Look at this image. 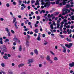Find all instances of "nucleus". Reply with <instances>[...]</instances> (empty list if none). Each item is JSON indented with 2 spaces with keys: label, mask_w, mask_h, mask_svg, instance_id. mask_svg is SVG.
Listing matches in <instances>:
<instances>
[{
  "label": "nucleus",
  "mask_w": 74,
  "mask_h": 74,
  "mask_svg": "<svg viewBox=\"0 0 74 74\" xmlns=\"http://www.w3.org/2000/svg\"><path fill=\"white\" fill-rule=\"evenodd\" d=\"M37 19L38 20H40V16H37Z\"/></svg>",
  "instance_id": "29"
},
{
  "label": "nucleus",
  "mask_w": 74,
  "mask_h": 74,
  "mask_svg": "<svg viewBox=\"0 0 74 74\" xmlns=\"http://www.w3.org/2000/svg\"><path fill=\"white\" fill-rule=\"evenodd\" d=\"M27 8L28 10H29L30 9V8H31L30 6H28Z\"/></svg>",
  "instance_id": "42"
},
{
  "label": "nucleus",
  "mask_w": 74,
  "mask_h": 74,
  "mask_svg": "<svg viewBox=\"0 0 74 74\" xmlns=\"http://www.w3.org/2000/svg\"><path fill=\"white\" fill-rule=\"evenodd\" d=\"M54 60H58V58H57V57H55L54 58Z\"/></svg>",
  "instance_id": "26"
},
{
  "label": "nucleus",
  "mask_w": 74,
  "mask_h": 74,
  "mask_svg": "<svg viewBox=\"0 0 74 74\" xmlns=\"http://www.w3.org/2000/svg\"><path fill=\"white\" fill-rule=\"evenodd\" d=\"M6 6L7 7H10V4L8 3H7L6 5Z\"/></svg>",
  "instance_id": "33"
},
{
  "label": "nucleus",
  "mask_w": 74,
  "mask_h": 74,
  "mask_svg": "<svg viewBox=\"0 0 74 74\" xmlns=\"http://www.w3.org/2000/svg\"><path fill=\"white\" fill-rule=\"evenodd\" d=\"M18 5H21V4H22V1H21L20 0H18Z\"/></svg>",
  "instance_id": "14"
},
{
  "label": "nucleus",
  "mask_w": 74,
  "mask_h": 74,
  "mask_svg": "<svg viewBox=\"0 0 74 74\" xmlns=\"http://www.w3.org/2000/svg\"><path fill=\"white\" fill-rule=\"evenodd\" d=\"M11 33H13V34H14V33H15V32H14V31L12 29L11 30Z\"/></svg>",
  "instance_id": "35"
},
{
  "label": "nucleus",
  "mask_w": 74,
  "mask_h": 74,
  "mask_svg": "<svg viewBox=\"0 0 74 74\" xmlns=\"http://www.w3.org/2000/svg\"><path fill=\"white\" fill-rule=\"evenodd\" d=\"M41 8H42V9H43L44 8V6L42 5L41 6Z\"/></svg>",
  "instance_id": "55"
},
{
  "label": "nucleus",
  "mask_w": 74,
  "mask_h": 74,
  "mask_svg": "<svg viewBox=\"0 0 74 74\" xmlns=\"http://www.w3.org/2000/svg\"><path fill=\"white\" fill-rule=\"evenodd\" d=\"M63 22H65V23L67 22V20H66V19H64L63 20Z\"/></svg>",
  "instance_id": "41"
},
{
  "label": "nucleus",
  "mask_w": 74,
  "mask_h": 74,
  "mask_svg": "<svg viewBox=\"0 0 74 74\" xmlns=\"http://www.w3.org/2000/svg\"><path fill=\"white\" fill-rule=\"evenodd\" d=\"M8 74H12V72H9L8 73Z\"/></svg>",
  "instance_id": "50"
},
{
  "label": "nucleus",
  "mask_w": 74,
  "mask_h": 74,
  "mask_svg": "<svg viewBox=\"0 0 74 74\" xmlns=\"http://www.w3.org/2000/svg\"><path fill=\"white\" fill-rule=\"evenodd\" d=\"M0 21H4V19L3 18H1Z\"/></svg>",
  "instance_id": "46"
},
{
  "label": "nucleus",
  "mask_w": 74,
  "mask_h": 74,
  "mask_svg": "<svg viewBox=\"0 0 74 74\" xmlns=\"http://www.w3.org/2000/svg\"><path fill=\"white\" fill-rule=\"evenodd\" d=\"M72 45H73V43H69V48H71V47H72Z\"/></svg>",
  "instance_id": "10"
},
{
  "label": "nucleus",
  "mask_w": 74,
  "mask_h": 74,
  "mask_svg": "<svg viewBox=\"0 0 74 74\" xmlns=\"http://www.w3.org/2000/svg\"><path fill=\"white\" fill-rule=\"evenodd\" d=\"M30 55H32V56H33L34 53H33V52H32L30 53Z\"/></svg>",
  "instance_id": "37"
},
{
  "label": "nucleus",
  "mask_w": 74,
  "mask_h": 74,
  "mask_svg": "<svg viewBox=\"0 0 74 74\" xmlns=\"http://www.w3.org/2000/svg\"><path fill=\"white\" fill-rule=\"evenodd\" d=\"M69 42H71L72 41L71 40V38H69Z\"/></svg>",
  "instance_id": "47"
},
{
  "label": "nucleus",
  "mask_w": 74,
  "mask_h": 74,
  "mask_svg": "<svg viewBox=\"0 0 74 74\" xmlns=\"http://www.w3.org/2000/svg\"><path fill=\"white\" fill-rule=\"evenodd\" d=\"M65 45L66 47H67L68 48H69V45H68L67 44H65Z\"/></svg>",
  "instance_id": "20"
},
{
  "label": "nucleus",
  "mask_w": 74,
  "mask_h": 74,
  "mask_svg": "<svg viewBox=\"0 0 74 74\" xmlns=\"http://www.w3.org/2000/svg\"><path fill=\"white\" fill-rule=\"evenodd\" d=\"M19 51H22V47H21V45L19 46V48L18 49Z\"/></svg>",
  "instance_id": "17"
},
{
  "label": "nucleus",
  "mask_w": 74,
  "mask_h": 74,
  "mask_svg": "<svg viewBox=\"0 0 74 74\" xmlns=\"http://www.w3.org/2000/svg\"><path fill=\"white\" fill-rule=\"evenodd\" d=\"M45 43H44V45H47V44H48V42L46 41L45 40Z\"/></svg>",
  "instance_id": "30"
},
{
  "label": "nucleus",
  "mask_w": 74,
  "mask_h": 74,
  "mask_svg": "<svg viewBox=\"0 0 74 74\" xmlns=\"http://www.w3.org/2000/svg\"><path fill=\"white\" fill-rule=\"evenodd\" d=\"M3 41H2V40H1L0 41V44H3Z\"/></svg>",
  "instance_id": "52"
},
{
  "label": "nucleus",
  "mask_w": 74,
  "mask_h": 74,
  "mask_svg": "<svg viewBox=\"0 0 74 74\" xmlns=\"http://www.w3.org/2000/svg\"><path fill=\"white\" fill-rule=\"evenodd\" d=\"M69 66L71 67H73V66H74V62H72V63L69 64Z\"/></svg>",
  "instance_id": "3"
},
{
  "label": "nucleus",
  "mask_w": 74,
  "mask_h": 74,
  "mask_svg": "<svg viewBox=\"0 0 74 74\" xmlns=\"http://www.w3.org/2000/svg\"><path fill=\"white\" fill-rule=\"evenodd\" d=\"M5 31H7V32H8L9 31V29H8V27L6 28H5Z\"/></svg>",
  "instance_id": "24"
},
{
  "label": "nucleus",
  "mask_w": 74,
  "mask_h": 74,
  "mask_svg": "<svg viewBox=\"0 0 74 74\" xmlns=\"http://www.w3.org/2000/svg\"><path fill=\"white\" fill-rule=\"evenodd\" d=\"M27 39H28V40H29L30 38V36H29V34H27Z\"/></svg>",
  "instance_id": "19"
},
{
  "label": "nucleus",
  "mask_w": 74,
  "mask_h": 74,
  "mask_svg": "<svg viewBox=\"0 0 74 74\" xmlns=\"http://www.w3.org/2000/svg\"><path fill=\"white\" fill-rule=\"evenodd\" d=\"M8 57H9V58H10V57H11V55H10V54H8Z\"/></svg>",
  "instance_id": "57"
},
{
  "label": "nucleus",
  "mask_w": 74,
  "mask_h": 74,
  "mask_svg": "<svg viewBox=\"0 0 74 74\" xmlns=\"http://www.w3.org/2000/svg\"><path fill=\"white\" fill-rule=\"evenodd\" d=\"M26 45L27 47H29V41H27L26 42Z\"/></svg>",
  "instance_id": "11"
},
{
  "label": "nucleus",
  "mask_w": 74,
  "mask_h": 74,
  "mask_svg": "<svg viewBox=\"0 0 74 74\" xmlns=\"http://www.w3.org/2000/svg\"><path fill=\"white\" fill-rule=\"evenodd\" d=\"M51 4H52V5H53V4H55V2H51Z\"/></svg>",
  "instance_id": "40"
},
{
  "label": "nucleus",
  "mask_w": 74,
  "mask_h": 74,
  "mask_svg": "<svg viewBox=\"0 0 74 74\" xmlns=\"http://www.w3.org/2000/svg\"><path fill=\"white\" fill-rule=\"evenodd\" d=\"M24 65H25V64H21L18 65V67H19V68H20V67H22V66H24Z\"/></svg>",
  "instance_id": "6"
},
{
  "label": "nucleus",
  "mask_w": 74,
  "mask_h": 74,
  "mask_svg": "<svg viewBox=\"0 0 74 74\" xmlns=\"http://www.w3.org/2000/svg\"><path fill=\"white\" fill-rule=\"evenodd\" d=\"M8 32V36H11V35L10 34V32L9 31V32Z\"/></svg>",
  "instance_id": "49"
},
{
  "label": "nucleus",
  "mask_w": 74,
  "mask_h": 74,
  "mask_svg": "<svg viewBox=\"0 0 74 74\" xmlns=\"http://www.w3.org/2000/svg\"><path fill=\"white\" fill-rule=\"evenodd\" d=\"M39 67H42V64H40L39 65Z\"/></svg>",
  "instance_id": "44"
},
{
  "label": "nucleus",
  "mask_w": 74,
  "mask_h": 74,
  "mask_svg": "<svg viewBox=\"0 0 74 74\" xmlns=\"http://www.w3.org/2000/svg\"><path fill=\"white\" fill-rule=\"evenodd\" d=\"M59 14V12H57L54 13V15L56 16V15H58Z\"/></svg>",
  "instance_id": "8"
},
{
  "label": "nucleus",
  "mask_w": 74,
  "mask_h": 74,
  "mask_svg": "<svg viewBox=\"0 0 74 74\" xmlns=\"http://www.w3.org/2000/svg\"><path fill=\"white\" fill-rule=\"evenodd\" d=\"M69 9H64L63 10V11H68Z\"/></svg>",
  "instance_id": "34"
},
{
  "label": "nucleus",
  "mask_w": 74,
  "mask_h": 74,
  "mask_svg": "<svg viewBox=\"0 0 74 74\" xmlns=\"http://www.w3.org/2000/svg\"><path fill=\"white\" fill-rule=\"evenodd\" d=\"M40 57H41V58H42V59H44V56H40Z\"/></svg>",
  "instance_id": "54"
},
{
  "label": "nucleus",
  "mask_w": 74,
  "mask_h": 74,
  "mask_svg": "<svg viewBox=\"0 0 74 74\" xmlns=\"http://www.w3.org/2000/svg\"><path fill=\"white\" fill-rule=\"evenodd\" d=\"M24 31H25V32H27V29L25 28V29Z\"/></svg>",
  "instance_id": "62"
},
{
  "label": "nucleus",
  "mask_w": 74,
  "mask_h": 74,
  "mask_svg": "<svg viewBox=\"0 0 74 74\" xmlns=\"http://www.w3.org/2000/svg\"><path fill=\"white\" fill-rule=\"evenodd\" d=\"M60 17H62V14H59V15L58 17V18H60Z\"/></svg>",
  "instance_id": "51"
},
{
  "label": "nucleus",
  "mask_w": 74,
  "mask_h": 74,
  "mask_svg": "<svg viewBox=\"0 0 74 74\" xmlns=\"http://www.w3.org/2000/svg\"><path fill=\"white\" fill-rule=\"evenodd\" d=\"M35 33H38V29H36L34 30Z\"/></svg>",
  "instance_id": "16"
},
{
  "label": "nucleus",
  "mask_w": 74,
  "mask_h": 74,
  "mask_svg": "<svg viewBox=\"0 0 74 74\" xmlns=\"http://www.w3.org/2000/svg\"><path fill=\"white\" fill-rule=\"evenodd\" d=\"M34 37H36V36H37V34H36V33H35L34 34Z\"/></svg>",
  "instance_id": "53"
},
{
  "label": "nucleus",
  "mask_w": 74,
  "mask_h": 74,
  "mask_svg": "<svg viewBox=\"0 0 74 74\" xmlns=\"http://www.w3.org/2000/svg\"><path fill=\"white\" fill-rule=\"evenodd\" d=\"M21 6H22V7H23L24 8H26V6L25 5V4L23 3L22 4V5H21Z\"/></svg>",
  "instance_id": "22"
},
{
  "label": "nucleus",
  "mask_w": 74,
  "mask_h": 74,
  "mask_svg": "<svg viewBox=\"0 0 74 74\" xmlns=\"http://www.w3.org/2000/svg\"><path fill=\"white\" fill-rule=\"evenodd\" d=\"M70 7V5H66V7L67 8H69Z\"/></svg>",
  "instance_id": "36"
},
{
  "label": "nucleus",
  "mask_w": 74,
  "mask_h": 74,
  "mask_svg": "<svg viewBox=\"0 0 74 74\" xmlns=\"http://www.w3.org/2000/svg\"><path fill=\"white\" fill-rule=\"evenodd\" d=\"M64 49L63 50V52H64V53H66V47H64Z\"/></svg>",
  "instance_id": "12"
},
{
  "label": "nucleus",
  "mask_w": 74,
  "mask_h": 74,
  "mask_svg": "<svg viewBox=\"0 0 74 74\" xmlns=\"http://www.w3.org/2000/svg\"><path fill=\"white\" fill-rule=\"evenodd\" d=\"M48 34H49V35H50V34H51V32H48Z\"/></svg>",
  "instance_id": "60"
},
{
  "label": "nucleus",
  "mask_w": 74,
  "mask_h": 74,
  "mask_svg": "<svg viewBox=\"0 0 74 74\" xmlns=\"http://www.w3.org/2000/svg\"><path fill=\"white\" fill-rule=\"evenodd\" d=\"M18 17L19 18H21L22 16L21 15H18Z\"/></svg>",
  "instance_id": "61"
},
{
  "label": "nucleus",
  "mask_w": 74,
  "mask_h": 74,
  "mask_svg": "<svg viewBox=\"0 0 74 74\" xmlns=\"http://www.w3.org/2000/svg\"><path fill=\"white\" fill-rule=\"evenodd\" d=\"M28 62L27 64H31L34 61V59L33 58H32V59H29L28 60Z\"/></svg>",
  "instance_id": "2"
},
{
  "label": "nucleus",
  "mask_w": 74,
  "mask_h": 74,
  "mask_svg": "<svg viewBox=\"0 0 74 74\" xmlns=\"http://www.w3.org/2000/svg\"><path fill=\"white\" fill-rule=\"evenodd\" d=\"M21 74H26L25 72H23L21 73Z\"/></svg>",
  "instance_id": "64"
},
{
  "label": "nucleus",
  "mask_w": 74,
  "mask_h": 74,
  "mask_svg": "<svg viewBox=\"0 0 74 74\" xmlns=\"http://www.w3.org/2000/svg\"><path fill=\"white\" fill-rule=\"evenodd\" d=\"M70 27V25H68L67 26V27H66L67 29H69Z\"/></svg>",
  "instance_id": "43"
},
{
  "label": "nucleus",
  "mask_w": 74,
  "mask_h": 74,
  "mask_svg": "<svg viewBox=\"0 0 74 74\" xmlns=\"http://www.w3.org/2000/svg\"><path fill=\"white\" fill-rule=\"evenodd\" d=\"M66 3L65 2H63V5H66Z\"/></svg>",
  "instance_id": "63"
},
{
  "label": "nucleus",
  "mask_w": 74,
  "mask_h": 74,
  "mask_svg": "<svg viewBox=\"0 0 74 74\" xmlns=\"http://www.w3.org/2000/svg\"><path fill=\"white\" fill-rule=\"evenodd\" d=\"M56 4H59V1H56Z\"/></svg>",
  "instance_id": "38"
},
{
  "label": "nucleus",
  "mask_w": 74,
  "mask_h": 74,
  "mask_svg": "<svg viewBox=\"0 0 74 74\" xmlns=\"http://www.w3.org/2000/svg\"><path fill=\"white\" fill-rule=\"evenodd\" d=\"M35 27H38V25L36 24H35Z\"/></svg>",
  "instance_id": "56"
},
{
  "label": "nucleus",
  "mask_w": 74,
  "mask_h": 74,
  "mask_svg": "<svg viewBox=\"0 0 74 74\" xmlns=\"http://www.w3.org/2000/svg\"><path fill=\"white\" fill-rule=\"evenodd\" d=\"M50 53H51V54H52V55H55V53H53L52 51H50Z\"/></svg>",
  "instance_id": "32"
},
{
  "label": "nucleus",
  "mask_w": 74,
  "mask_h": 74,
  "mask_svg": "<svg viewBox=\"0 0 74 74\" xmlns=\"http://www.w3.org/2000/svg\"><path fill=\"white\" fill-rule=\"evenodd\" d=\"M53 25H54V26H56V23H55V22H54L53 23Z\"/></svg>",
  "instance_id": "45"
},
{
  "label": "nucleus",
  "mask_w": 74,
  "mask_h": 74,
  "mask_svg": "<svg viewBox=\"0 0 74 74\" xmlns=\"http://www.w3.org/2000/svg\"><path fill=\"white\" fill-rule=\"evenodd\" d=\"M51 28V29L52 30H53V26L52 24H51L50 25Z\"/></svg>",
  "instance_id": "18"
},
{
  "label": "nucleus",
  "mask_w": 74,
  "mask_h": 74,
  "mask_svg": "<svg viewBox=\"0 0 74 74\" xmlns=\"http://www.w3.org/2000/svg\"><path fill=\"white\" fill-rule=\"evenodd\" d=\"M17 23H18V22L17 21H16L14 23V26L16 29H18V26H17V25H16V24H17Z\"/></svg>",
  "instance_id": "5"
},
{
  "label": "nucleus",
  "mask_w": 74,
  "mask_h": 74,
  "mask_svg": "<svg viewBox=\"0 0 74 74\" xmlns=\"http://www.w3.org/2000/svg\"><path fill=\"white\" fill-rule=\"evenodd\" d=\"M13 4L14 5H16V2L14 1L13 2Z\"/></svg>",
  "instance_id": "48"
},
{
  "label": "nucleus",
  "mask_w": 74,
  "mask_h": 74,
  "mask_svg": "<svg viewBox=\"0 0 74 74\" xmlns=\"http://www.w3.org/2000/svg\"><path fill=\"white\" fill-rule=\"evenodd\" d=\"M35 1H36L33 0H32L31 1V4H33V3H34L35 2Z\"/></svg>",
  "instance_id": "28"
},
{
  "label": "nucleus",
  "mask_w": 74,
  "mask_h": 74,
  "mask_svg": "<svg viewBox=\"0 0 74 74\" xmlns=\"http://www.w3.org/2000/svg\"><path fill=\"white\" fill-rule=\"evenodd\" d=\"M34 53L36 54V55H38V51L37 49H35L34 51Z\"/></svg>",
  "instance_id": "7"
},
{
  "label": "nucleus",
  "mask_w": 74,
  "mask_h": 74,
  "mask_svg": "<svg viewBox=\"0 0 74 74\" xmlns=\"http://www.w3.org/2000/svg\"><path fill=\"white\" fill-rule=\"evenodd\" d=\"M1 66L2 67H4L5 66V65L4 64L2 63L1 64Z\"/></svg>",
  "instance_id": "27"
},
{
  "label": "nucleus",
  "mask_w": 74,
  "mask_h": 74,
  "mask_svg": "<svg viewBox=\"0 0 74 74\" xmlns=\"http://www.w3.org/2000/svg\"><path fill=\"white\" fill-rule=\"evenodd\" d=\"M60 37H61L62 38H64L65 37L64 36H63V35H60Z\"/></svg>",
  "instance_id": "31"
},
{
  "label": "nucleus",
  "mask_w": 74,
  "mask_h": 74,
  "mask_svg": "<svg viewBox=\"0 0 74 74\" xmlns=\"http://www.w3.org/2000/svg\"><path fill=\"white\" fill-rule=\"evenodd\" d=\"M3 58L5 59H8V57H7V56H3Z\"/></svg>",
  "instance_id": "13"
},
{
  "label": "nucleus",
  "mask_w": 74,
  "mask_h": 74,
  "mask_svg": "<svg viewBox=\"0 0 74 74\" xmlns=\"http://www.w3.org/2000/svg\"><path fill=\"white\" fill-rule=\"evenodd\" d=\"M0 49L2 50V52L1 53V55H4V52H7L8 51V49H7V48L6 47V46L5 45H3L1 46L0 47Z\"/></svg>",
  "instance_id": "1"
},
{
  "label": "nucleus",
  "mask_w": 74,
  "mask_h": 74,
  "mask_svg": "<svg viewBox=\"0 0 74 74\" xmlns=\"http://www.w3.org/2000/svg\"><path fill=\"white\" fill-rule=\"evenodd\" d=\"M16 18H15L14 17V19L13 21V23H15V22H16Z\"/></svg>",
  "instance_id": "15"
},
{
  "label": "nucleus",
  "mask_w": 74,
  "mask_h": 74,
  "mask_svg": "<svg viewBox=\"0 0 74 74\" xmlns=\"http://www.w3.org/2000/svg\"><path fill=\"white\" fill-rule=\"evenodd\" d=\"M12 48L14 50H15V46H13L12 47Z\"/></svg>",
  "instance_id": "58"
},
{
  "label": "nucleus",
  "mask_w": 74,
  "mask_h": 74,
  "mask_svg": "<svg viewBox=\"0 0 74 74\" xmlns=\"http://www.w3.org/2000/svg\"><path fill=\"white\" fill-rule=\"evenodd\" d=\"M46 59L47 60H48V61L51 60V58H49V56H47Z\"/></svg>",
  "instance_id": "9"
},
{
  "label": "nucleus",
  "mask_w": 74,
  "mask_h": 74,
  "mask_svg": "<svg viewBox=\"0 0 74 74\" xmlns=\"http://www.w3.org/2000/svg\"><path fill=\"white\" fill-rule=\"evenodd\" d=\"M44 16L45 18V21L47 22V21H48V18H47V16Z\"/></svg>",
  "instance_id": "21"
},
{
  "label": "nucleus",
  "mask_w": 74,
  "mask_h": 74,
  "mask_svg": "<svg viewBox=\"0 0 74 74\" xmlns=\"http://www.w3.org/2000/svg\"><path fill=\"white\" fill-rule=\"evenodd\" d=\"M74 16H71V18L72 19V20H74Z\"/></svg>",
  "instance_id": "25"
},
{
  "label": "nucleus",
  "mask_w": 74,
  "mask_h": 74,
  "mask_svg": "<svg viewBox=\"0 0 74 74\" xmlns=\"http://www.w3.org/2000/svg\"><path fill=\"white\" fill-rule=\"evenodd\" d=\"M7 41H9V39H6L4 41V42H7Z\"/></svg>",
  "instance_id": "23"
},
{
  "label": "nucleus",
  "mask_w": 74,
  "mask_h": 74,
  "mask_svg": "<svg viewBox=\"0 0 74 74\" xmlns=\"http://www.w3.org/2000/svg\"><path fill=\"white\" fill-rule=\"evenodd\" d=\"M63 33L64 34H66V33H67V32H66V31L64 30L63 32Z\"/></svg>",
  "instance_id": "39"
},
{
  "label": "nucleus",
  "mask_w": 74,
  "mask_h": 74,
  "mask_svg": "<svg viewBox=\"0 0 74 74\" xmlns=\"http://www.w3.org/2000/svg\"><path fill=\"white\" fill-rule=\"evenodd\" d=\"M41 36H40V35H38V36L37 37V40H38V41H40L41 40Z\"/></svg>",
  "instance_id": "4"
},
{
  "label": "nucleus",
  "mask_w": 74,
  "mask_h": 74,
  "mask_svg": "<svg viewBox=\"0 0 74 74\" xmlns=\"http://www.w3.org/2000/svg\"><path fill=\"white\" fill-rule=\"evenodd\" d=\"M43 37H45V34H43L42 35Z\"/></svg>",
  "instance_id": "59"
}]
</instances>
